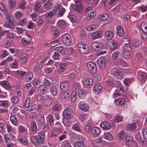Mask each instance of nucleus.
<instances>
[{"mask_svg":"<svg viewBox=\"0 0 147 147\" xmlns=\"http://www.w3.org/2000/svg\"><path fill=\"white\" fill-rule=\"evenodd\" d=\"M123 69L121 68L115 67L112 69L111 71L112 74L116 78L119 80L123 77L124 75L122 73Z\"/></svg>","mask_w":147,"mask_h":147,"instance_id":"nucleus-1","label":"nucleus"},{"mask_svg":"<svg viewBox=\"0 0 147 147\" xmlns=\"http://www.w3.org/2000/svg\"><path fill=\"white\" fill-rule=\"evenodd\" d=\"M78 47L80 53L82 54H86L88 53V46L86 45L82 42H79L78 44Z\"/></svg>","mask_w":147,"mask_h":147,"instance_id":"nucleus-2","label":"nucleus"},{"mask_svg":"<svg viewBox=\"0 0 147 147\" xmlns=\"http://www.w3.org/2000/svg\"><path fill=\"white\" fill-rule=\"evenodd\" d=\"M87 67L88 71L91 73H95L97 70V67L95 63L92 61L87 63Z\"/></svg>","mask_w":147,"mask_h":147,"instance_id":"nucleus-3","label":"nucleus"},{"mask_svg":"<svg viewBox=\"0 0 147 147\" xmlns=\"http://www.w3.org/2000/svg\"><path fill=\"white\" fill-rule=\"evenodd\" d=\"M105 143V142L101 138L94 139L92 142V145L95 147H102Z\"/></svg>","mask_w":147,"mask_h":147,"instance_id":"nucleus-4","label":"nucleus"},{"mask_svg":"<svg viewBox=\"0 0 147 147\" xmlns=\"http://www.w3.org/2000/svg\"><path fill=\"white\" fill-rule=\"evenodd\" d=\"M91 47L92 49L95 51L100 50L104 48L103 44L100 42L94 41L91 44Z\"/></svg>","mask_w":147,"mask_h":147,"instance_id":"nucleus-5","label":"nucleus"},{"mask_svg":"<svg viewBox=\"0 0 147 147\" xmlns=\"http://www.w3.org/2000/svg\"><path fill=\"white\" fill-rule=\"evenodd\" d=\"M106 59L104 57H99L97 60V64L99 67L102 70H104L106 68Z\"/></svg>","mask_w":147,"mask_h":147,"instance_id":"nucleus-6","label":"nucleus"},{"mask_svg":"<svg viewBox=\"0 0 147 147\" xmlns=\"http://www.w3.org/2000/svg\"><path fill=\"white\" fill-rule=\"evenodd\" d=\"M63 115L65 119H70L72 118L74 116V113L71 109L66 108L63 111Z\"/></svg>","mask_w":147,"mask_h":147,"instance_id":"nucleus-7","label":"nucleus"},{"mask_svg":"<svg viewBox=\"0 0 147 147\" xmlns=\"http://www.w3.org/2000/svg\"><path fill=\"white\" fill-rule=\"evenodd\" d=\"M72 39L68 34H64L62 37V41L63 43L66 45L69 46L71 44Z\"/></svg>","mask_w":147,"mask_h":147,"instance_id":"nucleus-8","label":"nucleus"},{"mask_svg":"<svg viewBox=\"0 0 147 147\" xmlns=\"http://www.w3.org/2000/svg\"><path fill=\"white\" fill-rule=\"evenodd\" d=\"M53 101V98L50 96L45 95L43 100V104L45 107H48L51 105Z\"/></svg>","mask_w":147,"mask_h":147,"instance_id":"nucleus-9","label":"nucleus"},{"mask_svg":"<svg viewBox=\"0 0 147 147\" xmlns=\"http://www.w3.org/2000/svg\"><path fill=\"white\" fill-rule=\"evenodd\" d=\"M31 140L33 144L36 147L39 146L40 144H43L45 142L43 141H40L39 138L36 136H32Z\"/></svg>","mask_w":147,"mask_h":147,"instance_id":"nucleus-10","label":"nucleus"},{"mask_svg":"<svg viewBox=\"0 0 147 147\" xmlns=\"http://www.w3.org/2000/svg\"><path fill=\"white\" fill-rule=\"evenodd\" d=\"M28 59V55L25 53H22L18 58L19 62L22 64H24L26 63Z\"/></svg>","mask_w":147,"mask_h":147,"instance_id":"nucleus-11","label":"nucleus"},{"mask_svg":"<svg viewBox=\"0 0 147 147\" xmlns=\"http://www.w3.org/2000/svg\"><path fill=\"white\" fill-rule=\"evenodd\" d=\"M102 90V86L101 85L98 83L94 84L93 86V92L95 94H98Z\"/></svg>","mask_w":147,"mask_h":147,"instance_id":"nucleus-12","label":"nucleus"},{"mask_svg":"<svg viewBox=\"0 0 147 147\" xmlns=\"http://www.w3.org/2000/svg\"><path fill=\"white\" fill-rule=\"evenodd\" d=\"M42 108V105L40 104H34L32 105L30 108H28L26 109L27 111H32L34 110H41Z\"/></svg>","mask_w":147,"mask_h":147,"instance_id":"nucleus-13","label":"nucleus"},{"mask_svg":"<svg viewBox=\"0 0 147 147\" xmlns=\"http://www.w3.org/2000/svg\"><path fill=\"white\" fill-rule=\"evenodd\" d=\"M90 36L91 38H89V39L93 40L100 38L102 37V32L100 31H96L91 35Z\"/></svg>","mask_w":147,"mask_h":147,"instance_id":"nucleus-14","label":"nucleus"},{"mask_svg":"<svg viewBox=\"0 0 147 147\" xmlns=\"http://www.w3.org/2000/svg\"><path fill=\"white\" fill-rule=\"evenodd\" d=\"M18 139L20 143L24 145L27 146L29 143L26 138L23 135H19L18 137Z\"/></svg>","mask_w":147,"mask_h":147,"instance_id":"nucleus-15","label":"nucleus"},{"mask_svg":"<svg viewBox=\"0 0 147 147\" xmlns=\"http://www.w3.org/2000/svg\"><path fill=\"white\" fill-rule=\"evenodd\" d=\"M70 83L69 81H65L62 82L60 84V87L61 89L63 91H65L67 90L69 88Z\"/></svg>","mask_w":147,"mask_h":147,"instance_id":"nucleus-16","label":"nucleus"},{"mask_svg":"<svg viewBox=\"0 0 147 147\" xmlns=\"http://www.w3.org/2000/svg\"><path fill=\"white\" fill-rule=\"evenodd\" d=\"M70 94L67 92L63 91L60 94V97L63 100L67 101L69 98Z\"/></svg>","mask_w":147,"mask_h":147,"instance_id":"nucleus-17","label":"nucleus"},{"mask_svg":"<svg viewBox=\"0 0 147 147\" xmlns=\"http://www.w3.org/2000/svg\"><path fill=\"white\" fill-rule=\"evenodd\" d=\"M27 2L25 0H21L18 4V7L19 9L24 11L26 8Z\"/></svg>","mask_w":147,"mask_h":147,"instance_id":"nucleus-18","label":"nucleus"},{"mask_svg":"<svg viewBox=\"0 0 147 147\" xmlns=\"http://www.w3.org/2000/svg\"><path fill=\"white\" fill-rule=\"evenodd\" d=\"M5 17L7 19L8 23L10 24H13V16L11 15L10 12L8 11L7 13H5Z\"/></svg>","mask_w":147,"mask_h":147,"instance_id":"nucleus-19","label":"nucleus"},{"mask_svg":"<svg viewBox=\"0 0 147 147\" xmlns=\"http://www.w3.org/2000/svg\"><path fill=\"white\" fill-rule=\"evenodd\" d=\"M92 134L95 136H99L101 132V129L98 127H94L91 130Z\"/></svg>","mask_w":147,"mask_h":147,"instance_id":"nucleus-20","label":"nucleus"},{"mask_svg":"<svg viewBox=\"0 0 147 147\" xmlns=\"http://www.w3.org/2000/svg\"><path fill=\"white\" fill-rule=\"evenodd\" d=\"M78 106L80 109L84 111H87L89 109L88 105L85 104L84 102H80L79 103Z\"/></svg>","mask_w":147,"mask_h":147,"instance_id":"nucleus-21","label":"nucleus"},{"mask_svg":"<svg viewBox=\"0 0 147 147\" xmlns=\"http://www.w3.org/2000/svg\"><path fill=\"white\" fill-rule=\"evenodd\" d=\"M109 18V16L108 14L104 13L102 15L99 16L98 19L99 21H105L108 20Z\"/></svg>","mask_w":147,"mask_h":147,"instance_id":"nucleus-22","label":"nucleus"},{"mask_svg":"<svg viewBox=\"0 0 147 147\" xmlns=\"http://www.w3.org/2000/svg\"><path fill=\"white\" fill-rule=\"evenodd\" d=\"M108 45L110 49L113 50L116 49L117 46L116 42L113 40L109 41L108 42Z\"/></svg>","mask_w":147,"mask_h":147,"instance_id":"nucleus-23","label":"nucleus"},{"mask_svg":"<svg viewBox=\"0 0 147 147\" xmlns=\"http://www.w3.org/2000/svg\"><path fill=\"white\" fill-rule=\"evenodd\" d=\"M114 34L111 31H107L105 33L104 38L107 40L111 39L113 36Z\"/></svg>","mask_w":147,"mask_h":147,"instance_id":"nucleus-24","label":"nucleus"},{"mask_svg":"<svg viewBox=\"0 0 147 147\" xmlns=\"http://www.w3.org/2000/svg\"><path fill=\"white\" fill-rule=\"evenodd\" d=\"M137 118V119H136L134 117L133 119V121L135 123H131L128 125V128L129 129L134 130L135 129L136 126V125L135 123L137 122L138 121V118Z\"/></svg>","mask_w":147,"mask_h":147,"instance_id":"nucleus-25","label":"nucleus"},{"mask_svg":"<svg viewBox=\"0 0 147 147\" xmlns=\"http://www.w3.org/2000/svg\"><path fill=\"white\" fill-rule=\"evenodd\" d=\"M117 33L119 36H121L123 35L124 34V30L123 28L120 26H118L117 27Z\"/></svg>","mask_w":147,"mask_h":147,"instance_id":"nucleus-26","label":"nucleus"},{"mask_svg":"<svg viewBox=\"0 0 147 147\" xmlns=\"http://www.w3.org/2000/svg\"><path fill=\"white\" fill-rule=\"evenodd\" d=\"M10 119L12 123L15 126H17L18 124V122L16 117L12 114L10 117Z\"/></svg>","mask_w":147,"mask_h":147,"instance_id":"nucleus-27","label":"nucleus"},{"mask_svg":"<svg viewBox=\"0 0 147 147\" xmlns=\"http://www.w3.org/2000/svg\"><path fill=\"white\" fill-rule=\"evenodd\" d=\"M100 126L102 128L106 130L109 129L111 127L110 123L107 121H104L101 123Z\"/></svg>","mask_w":147,"mask_h":147,"instance_id":"nucleus-28","label":"nucleus"},{"mask_svg":"<svg viewBox=\"0 0 147 147\" xmlns=\"http://www.w3.org/2000/svg\"><path fill=\"white\" fill-rule=\"evenodd\" d=\"M83 6L81 3L78 5H75L73 6V9L74 11L78 13H80L83 9Z\"/></svg>","mask_w":147,"mask_h":147,"instance_id":"nucleus-29","label":"nucleus"},{"mask_svg":"<svg viewBox=\"0 0 147 147\" xmlns=\"http://www.w3.org/2000/svg\"><path fill=\"white\" fill-rule=\"evenodd\" d=\"M115 102L117 106L123 105L125 103V100L124 98H120L115 99Z\"/></svg>","mask_w":147,"mask_h":147,"instance_id":"nucleus-30","label":"nucleus"},{"mask_svg":"<svg viewBox=\"0 0 147 147\" xmlns=\"http://www.w3.org/2000/svg\"><path fill=\"white\" fill-rule=\"evenodd\" d=\"M98 27V26L97 24H92L87 26L86 29L88 31L90 32L95 30Z\"/></svg>","mask_w":147,"mask_h":147,"instance_id":"nucleus-31","label":"nucleus"},{"mask_svg":"<svg viewBox=\"0 0 147 147\" xmlns=\"http://www.w3.org/2000/svg\"><path fill=\"white\" fill-rule=\"evenodd\" d=\"M33 74L31 72H29L27 73L25 77H24V80L27 82L30 81L33 78Z\"/></svg>","mask_w":147,"mask_h":147,"instance_id":"nucleus-32","label":"nucleus"},{"mask_svg":"<svg viewBox=\"0 0 147 147\" xmlns=\"http://www.w3.org/2000/svg\"><path fill=\"white\" fill-rule=\"evenodd\" d=\"M84 84L85 86L87 87H91L93 84L92 80L90 78L86 79L85 80Z\"/></svg>","mask_w":147,"mask_h":147,"instance_id":"nucleus-33","label":"nucleus"},{"mask_svg":"<svg viewBox=\"0 0 147 147\" xmlns=\"http://www.w3.org/2000/svg\"><path fill=\"white\" fill-rule=\"evenodd\" d=\"M103 137L105 139L110 141L112 140L113 138V136L109 132H105Z\"/></svg>","mask_w":147,"mask_h":147,"instance_id":"nucleus-34","label":"nucleus"},{"mask_svg":"<svg viewBox=\"0 0 147 147\" xmlns=\"http://www.w3.org/2000/svg\"><path fill=\"white\" fill-rule=\"evenodd\" d=\"M47 87L42 85L39 87L38 91L39 93L44 94L47 92Z\"/></svg>","mask_w":147,"mask_h":147,"instance_id":"nucleus-35","label":"nucleus"},{"mask_svg":"<svg viewBox=\"0 0 147 147\" xmlns=\"http://www.w3.org/2000/svg\"><path fill=\"white\" fill-rule=\"evenodd\" d=\"M96 15V12L94 11H92L89 13L86 17V19L90 20L94 18Z\"/></svg>","mask_w":147,"mask_h":147,"instance_id":"nucleus-36","label":"nucleus"},{"mask_svg":"<svg viewBox=\"0 0 147 147\" xmlns=\"http://www.w3.org/2000/svg\"><path fill=\"white\" fill-rule=\"evenodd\" d=\"M67 64L65 63H61L60 64L59 68H58V71L61 73L64 71L66 67Z\"/></svg>","mask_w":147,"mask_h":147,"instance_id":"nucleus-37","label":"nucleus"},{"mask_svg":"<svg viewBox=\"0 0 147 147\" xmlns=\"http://www.w3.org/2000/svg\"><path fill=\"white\" fill-rule=\"evenodd\" d=\"M57 25L59 27V28L61 29H63L65 27V23L62 20H58Z\"/></svg>","mask_w":147,"mask_h":147,"instance_id":"nucleus-38","label":"nucleus"},{"mask_svg":"<svg viewBox=\"0 0 147 147\" xmlns=\"http://www.w3.org/2000/svg\"><path fill=\"white\" fill-rule=\"evenodd\" d=\"M126 143L129 146H131L134 144V141L132 140L129 136H127L126 138Z\"/></svg>","mask_w":147,"mask_h":147,"instance_id":"nucleus-39","label":"nucleus"},{"mask_svg":"<svg viewBox=\"0 0 147 147\" xmlns=\"http://www.w3.org/2000/svg\"><path fill=\"white\" fill-rule=\"evenodd\" d=\"M140 28L143 32H147V23L142 22L140 25Z\"/></svg>","mask_w":147,"mask_h":147,"instance_id":"nucleus-40","label":"nucleus"},{"mask_svg":"<svg viewBox=\"0 0 147 147\" xmlns=\"http://www.w3.org/2000/svg\"><path fill=\"white\" fill-rule=\"evenodd\" d=\"M74 147H86L83 142L79 141L76 142L74 144Z\"/></svg>","mask_w":147,"mask_h":147,"instance_id":"nucleus-41","label":"nucleus"},{"mask_svg":"<svg viewBox=\"0 0 147 147\" xmlns=\"http://www.w3.org/2000/svg\"><path fill=\"white\" fill-rule=\"evenodd\" d=\"M18 132L20 133H26L27 131V129L24 126L22 125H20L19 126L18 128Z\"/></svg>","mask_w":147,"mask_h":147,"instance_id":"nucleus-42","label":"nucleus"},{"mask_svg":"<svg viewBox=\"0 0 147 147\" xmlns=\"http://www.w3.org/2000/svg\"><path fill=\"white\" fill-rule=\"evenodd\" d=\"M0 10L4 14L7 13L8 11L5 5L2 2L0 3Z\"/></svg>","mask_w":147,"mask_h":147,"instance_id":"nucleus-43","label":"nucleus"},{"mask_svg":"<svg viewBox=\"0 0 147 147\" xmlns=\"http://www.w3.org/2000/svg\"><path fill=\"white\" fill-rule=\"evenodd\" d=\"M48 121L51 126L54 125V118L53 115L52 114H49L48 115Z\"/></svg>","mask_w":147,"mask_h":147,"instance_id":"nucleus-44","label":"nucleus"},{"mask_svg":"<svg viewBox=\"0 0 147 147\" xmlns=\"http://www.w3.org/2000/svg\"><path fill=\"white\" fill-rule=\"evenodd\" d=\"M31 42L30 40L25 37L21 39V42L24 46H26L29 44Z\"/></svg>","mask_w":147,"mask_h":147,"instance_id":"nucleus-45","label":"nucleus"},{"mask_svg":"<svg viewBox=\"0 0 147 147\" xmlns=\"http://www.w3.org/2000/svg\"><path fill=\"white\" fill-rule=\"evenodd\" d=\"M4 139L6 143L10 142L11 140V136L10 134H7L4 135Z\"/></svg>","mask_w":147,"mask_h":147,"instance_id":"nucleus-46","label":"nucleus"},{"mask_svg":"<svg viewBox=\"0 0 147 147\" xmlns=\"http://www.w3.org/2000/svg\"><path fill=\"white\" fill-rule=\"evenodd\" d=\"M123 51L125 50L126 51H129L131 50V44L128 42V43H126L124 45L123 47Z\"/></svg>","mask_w":147,"mask_h":147,"instance_id":"nucleus-47","label":"nucleus"},{"mask_svg":"<svg viewBox=\"0 0 147 147\" xmlns=\"http://www.w3.org/2000/svg\"><path fill=\"white\" fill-rule=\"evenodd\" d=\"M78 94L79 96L82 99H84L86 96V93L82 89H80L78 91Z\"/></svg>","mask_w":147,"mask_h":147,"instance_id":"nucleus-48","label":"nucleus"},{"mask_svg":"<svg viewBox=\"0 0 147 147\" xmlns=\"http://www.w3.org/2000/svg\"><path fill=\"white\" fill-rule=\"evenodd\" d=\"M53 3L51 1H48L45 4V7L47 9H50L52 7Z\"/></svg>","mask_w":147,"mask_h":147,"instance_id":"nucleus-49","label":"nucleus"},{"mask_svg":"<svg viewBox=\"0 0 147 147\" xmlns=\"http://www.w3.org/2000/svg\"><path fill=\"white\" fill-rule=\"evenodd\" d=\"M38 136L40 140V141H43L45 142V136L44 135V134L42 131H40L39 132L38 134Z\"/></svg>","mask_w":147,"mask_h":147,"instance_id":"nucleus-50","label":"nucleus"},{"mask_svg":"<svg viewBox=\"0 0 147 147\" xmlns=\"http://www.w3.org/2000/svg\"><path fill=\"white\" fill-rule=\"evenodd\" d=\"M67 17L69 18L70 20L72 22L75 23L76 22L77 18L75 15L69 14Z\"/></svg>","mask_w":147,"mask_h":147,"instance_id":"nucleus-51","label":"nucleus"},{"mask_svg":"<svg viewBox=\"0 0 147 147\" xmlns=\"http://www.w3.org/2000/svg\"><path fill=\"white\" fill-rule=\"evenodd\" d=\"M51 30L53 34L55 37H57L59 36V33L57 28L54 26H52Z\"/></svg>","mask_w":147,"mask_h":147,"instance_id":"nucleus-52","label":"nucleus"},{"mask_svg":"<svg viewBox=\"0 0 147 147\" xmlns=\"http://www.w3.org/2000/svg\"><path fill=\"white\" fill-rule=\"evenodd\" d=\"M50 90L52 94L55 96L56 95L57 93V88L54 86H53L50 88Z\"/></svg>","mask_w":147,"mask_h":147,"instance_id":"nucleus-53","label":"nucleus"},{"mask_svg":"<svg viewBox=\"0 0 147 147\" xmlns=\"http://www.w3.org/2000/svg\"><path fill=\"white\" fill-rule=\"evenodd\" d=\"M42 7L40 2L36 3L35 5V9L36 11L39 12L42 10Z\"/></svg>","mask_w":147,"mask_h":147,"instance_id":"nucleus-54","label":"nucleus"},{"mask_svg":"<svg viewBox=\"0 0 147 147\" xmlns=\"http://www.w3.org/2000/svg\"><path fill=\"white\" fill-rule=\"evenodd\" d=\"M0 85L4 88H10V86L8 82L6 81H3L0 83Z\"/></svg>","mask_w":147,"mask_h":147,"instance_id":"nucleus-55","label":"nucleus"},{"mask_svg":"<svg viewBox=\"0 0 147 147\" xmlns=\"http://www.w3.org/2000/svg\"><path fill=\"white\" fill-rule=\"evenodd\" d=\"M30 98H27L26 99L25 104L24 105V107L26 108V110L28 108H30L31 107L30 106Z\"/></svg>","mask_w":147,"mask_h":147,"instance_id":"nucleus-56","label":"nucleus"},{"mask_svg":"<svg viewBox=\"0 0 147 147\" xmlns=\"http://www.w3.org/2000/svg\"><path fill=\"white\" fill-rule=\"evenodd\" d=\"M55 13L53 11H51L45 13L44 16L48 18H50L52 16H55Z\"/></svg>","mask_w":147,"mask_h":147,"instance_id":"nucleus-57","label":"nucleus"},{"mask_svg":"<svg viewBox=\"0 0 147 147\" xmlns=\"http://www.w3.org/2000/svg\"><path fill=\"white\" fill-rule=\"evenodd\" d=\"M0 107L7 108L8 107V105L7 100H0Z\"/></svg>","mask_w":147,"mask_h":147,"instance_id":"nucleus-58","label":"nucleus"},{"mask_svg":"<svg viewBox=\"0 0 147 147\" xmlns=\"http://www.w3.org/2000/svg\"><path fill=\"white\" fill-rule=\"evenodd\" d=\"M142 131L144 140L147 141V128H143L142 129Z\"/></svg>","mask_w":147,"mask_h":147,"instance_id":"nucleus-59","label":"nucleus"},{"mask_svg":"<svg viewBox=\"0 0 147 147\" xmlns=\"http://www.w3.org/2000/svg\"><path fill=\"white\" fill-rule=\"evenodd\" d=\"M61 107V105L59 103L55 104L53 107L52 110L54 111H56L60 109Z\"/></svg>","mask_w":147,"mask_h":147,"instance_id":"nucleus-60","label":"nucleus"},{"mask_svg":"<svg viewBox=\"0 0 147 147\" xmlns=\"http://www.w3.org/2000/svg\"><path fill=\"white\" fill-rule=\"evenodd\" d=\"M9 5L11 8L14 7L16 4V0H8Z\"/></svg>","mask_w":147,"mask_h":147,"instance_id":"nucleus-61","label":"nucleus"},{"mask_svg":"<svg viewBox=\"0 0 147 147\" xmlns=\"http://www.w3.org/2000/svg\"><path fill=\"white\" fill-rule=\"evenodd\" d=\"M123 55L124 58L128 59L130 57V53L129 51H126L125 50L123 51Z\"/></svg>","mask_w":147,"mask_h":147,"instance_id":"nucleus-62","label":"nucleus"},{"mask_svg":"<svg viewBox=\"0 0 147 147\" xmlns=\"http://www.w3.org/2000/svg\"><path fill=\"white\" fill-rule=\"evenodd\" d=\"M123 117L121 115H118L114 117L113 120L115 122H119L122 121Z\"/></svg>","mask_w":147,"mask_h":147,"instance_id":"nucleus-63","label":"nucleus"},{"mask_svg":"<svg viewBox=\"0 0 147 147\" xmlns=\"http://www.w3.org/2000/svg\"><path fill=\"white\" fill-rule=\"evenodd\" d=\"M14 16L16 18H20L23 16V14L21 11H18L14 14Z\"/></svg>","mask_w":147,"mask_h":147,"instance_id":"nucleus-64","label":"nucleus"}]
</instances>
